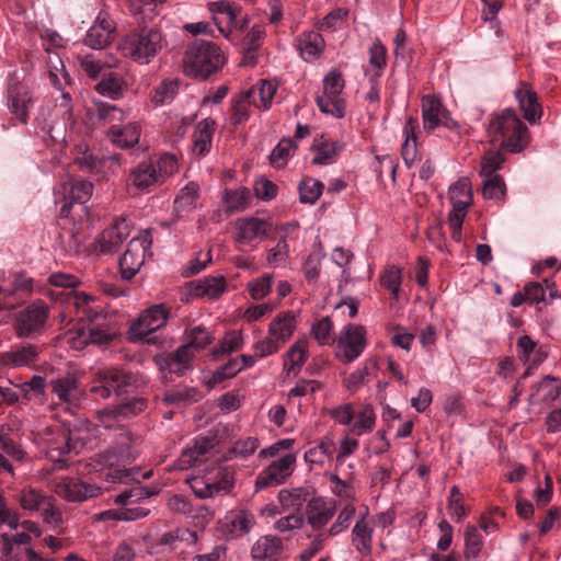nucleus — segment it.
<instances>
[{
    "instance_id": "nucleus-1",
    "label": "nucleus",
    "mask_w": 561,
    "mask_h": 561,
    "mask_svg": "<svg viewBox=\"0 0 561 561\" xmlns=\"http://www.w3.org/2000/svg\"><path fill=\"white\" fill-rule=\"evenodd\" d=\"M80 284L78 276L56 272L48 276L46 284L35 286L34 280L27 278L20 286L28 291H37L53 301H59L62 305L59 312L62 323L88 321L82 328L69 330L67 340L71 348L82 351L90 345L106 346L117 336L112 318L108 319L96 296L75 290Z\"/></svg>"
},
{
    "instance_id": "nucleus-2",
    "label": "nucleus",
    "mask_w": 561,
    "mask_h": 561,
    "mask_svg": "<svg viewBox=\"0 0 561 561\" xmlns=\"http://www.w3.org/2000/svg\"><path fill=\"white\" fill-rule=\"evenodd\" d=\"M151 21H137L138 26L124 35L118 43L121 54L138 65L150 64L160 54L165 42L160 28L148 25Z\"/></svg>"
},
{
    "instance_id": "nucleus-3",
    "label": "nucleus",
    "mask_w": 561,
    "mask_h": 561,
    "mask_svg": "<svg viewBox=\"0 0 561 561\" xmlns=\"http://www.w3.org/2000/svg\"><path fill=\"white\" fill-rule=\"evenodd\" d=\"M488 135L493 145L512 153L523 151L529 144V131L512 107L494 114L488 126Z\"/></svg>"
},
{
    "instance_id": "nucleus-4",
    "label": "nucleus",
    "mask_w": 561,
    "mask_h": 561,
    "mask_svg": "<svg viewBox=\"0 0 561 561\" xmlns=\"http://www.w3.org/2000/svg\"><path fill=\"white\" fill-rule=\"evenodd\" d=\"M179 171L178 159L173 153H162L138 162L128 174V184L141 194L161 186Z\"/></svg>"
},
{
    "instance_id": "nucleus-5",
    "label": "nucleus",
    "mask_w": 561,
    "mask_h": 561,
    "mask_svg": "<svg viewBox=\"0 0 561 561\" xmlns=\"http://www.w3.org/2000/svg\"><path fill=\"white\" fill-rule=\"evenodd\" d=\"M148 383V378L142 374L112 367L94 373L89 391L95 399H108L112 393L121 396L138 391Z\"/></svg>"
},
{
    "instance_id": "nucleus-6",
    "label": "nucleus",
    "mask_w": 561,
    "mask_h": 561,
    "mask_svg": "<svg viewBox=\"0 0 561 561\" xmlns=\"http://www.w3.org/2000/svg\"><path fill=\"white\" fill-rule=\"evenodd\" d=\"M225 65V55L216 44L195 39L186 46L183 66L186 75L207 79Z\"/></svg>"
},
{
    "instance_id": "nucleus-7",
    "label": "nucleus",
    "mask_w": 561,
    "mask_h": 561,
    "mask_svg": "<svg viewBox=\"0 0 561 561\" xmlns=\"http://www.w3.org/2000/svg\"><path fill=\"white\" fill-rule=\"evenodd\" d=\"M448 198L453 206V209L447 217L450 236L454 241L460 242L462 225L467 217L468 208L473 202L469 180L467 178H462L453 183L448 190Z\"/></svg>"
},
{
    "instance_id": "nucleus-8",
    "label": "nucleus",
    "mask_w": 561,
    "mask_h": 561,
    "mask_svg": "<svg viewBox=\"0 0 561 561\" xmlns=\"http://www.w3.org/2000/svg\"><path fill=\"white\" fill-rule=\"evenodd\" d=\"M93 194V184L82 179H68L55 191V204H60L59 215L62 218L70 217L71 210L78 207L85 215V204Z\"/></svg>"
},
{
    "instance_id": "nucleus-9",
    "label": "nucleus",
    "mask_w": 561,
    "mask_h": 561,
    "mask_svg": "<svg viewBox=\"0 0 561 561\" xmlns=\"http://www.w3.org/2000/svg\"><path fill=\"white\" fill-rule=\"evenodd\" d=\"M152 237L151 230L146 229L133 238L127 245L126 251L119 257L121 275L124 279H131L140 270L147 257L151 253Z\"/></svg>"
},
{
    "instance_id": "nucleus-10",
    "label": "nucleus",
    "mask_w": 561,
    "mask_h": 561,
    "mask_svg": "<svg viewBox=\"0 0 561 561\" xmlns=\"http://www.w3.org/2000/svg\"><path fill=\"white\" fill-rule=\"evenodd\" d=\"M168 318L169 309L164 305H153L147 308L131 322L128 331L130 341L156 343V336H151V334L162 328Z\"/></svg>"
},
{
    "instance_id": "nucleus-11",
    "label": "nucleus",
    "mask_w": 561,
    "mask_h": 561,
    "mask_svg": "<svg viewBox=\"0 0 561 561\" xmlns=\"http://www.w3.org/2000/svg\"><path fill=\"white\" fill-rule=\"evenodd\" d=\"M15 72L9 75L4 99L5 105L12 118L22 125L30 122V111L33 108L35 99L31 88L21 81H13Z\"/></svg>"
},
{
    "instance_id": "nucleus-12",
    "label": "nucleus",
    "mask_w": 561,
    "mask_h": 561,
    "mask_svg": "<svg viewBox=\"0 0 561 561\" xmlns=\"http://www.w3.org/2000/svg\"><path fill=\"white\" fill-rule=\"evenodd\" d=\"M90 440L88 435H80L79 431L57 434L47 445L46 457L54 463V469H64L68 466L67 456L79 454Z\"/></svg>"
},
{
    "instance_id": "nucleus-13",
    "label": "nucleus",
    "mask_w": 561,
    "mask_h": 561,
    "mask_svg": "<svg viewBox=\"0 0 561 561\" xmlns=\"http://www.w3.org/2000/svg\"><path fill=\"white\" fill-rule=\"evenodd\" d=\"M421 110L423 128L426 133H432L438 127H445L450 131H459V123L453 118L451 113L444 105L439 95H423Z\"/></svg>"
},
{
    "instance_id": "nucleus-14",
    "label": "nucleus",
    "mask_w": 561,
    "mask_h": 561,
    "mask_svg": "<svg viewBox=\"0 0 561 561\" xmlns=\"http://www.w3.org/2000/svg\"><path fill=\"white\" fill-rule=\"evenodd\" d=\"M48 306L41 299L34 300L15 317V331L20 337L41 334L48 319Z\"/></svg>"
},
{
    "instance_id": "nucleus-15",
    "label": "nucleus",
    "mask_w": 561,
    "mask_h": 561,
    "mask_svg": "<svg viewBox=\"0 0 561 561\" xmlns=\"http://www.w3.org/2000/svg\"><path fill=\"white\" fill-rule=\"evenodd\" d=\"M270 222L255 216L238 218L234 221L233 240L239 248L255 249L263 241L270 230Z\"/></svg>"
},
{
    "instance_id": "nucleus-16",
    "label": "nucleus",
    "mask_w": 561,
    "mask_h": 561,
    "mask_svg": "<svg viewBox=\"0 0 561 561\" xmlns=\"http://www.w3.org/2000/svg\"><path fill=\"white\" fill-rule=\"evenodd\" d=\"M296 455L287 453L280 458L273 460L264 468L255 479V491H261L271 486H278L294 473L296 468Z\"/></svg>"
},
{
    "instance_id": "nucleus-17",
    "label": "nucleus",
    "mask_w": 561,
    "mask_h": 561,
    "mask_svg": "<svg viewBox=\"0 0 561 561\" xmlns=\"http://www.w3.org/2000/svg\"><path fill=\"white\" fill-rule=\"evenodd\" d=\"M137 455L138 448L131 433L122 427L114 444L100 454V462L110 468L119 467L121 463L136 459Z\"/></svg>"
},
{
    "instance_id": "nucleus-18",
    "label": "nucleus",
    "mask_w": 561,
    "mask_h": 561,
    "mask_svg": "<svg viewBox=\"0 0 561 561\" xmlns=\"http://www.w3.org/2000/svg\"><path fill=\"white\" fill-rule=\"evenodd\" d=\"M367 345L366 329L360 324H346L337 337V348L346 363L358 358Z\"/></svg>"
},
{
    "instance_id": "nucleus-19",
    "label": "nucleus",
    "mask_w": 561,
    "mask_h": 561,
    "mask_svg": "<svg viewBox=\"0 0 561 561\" xmlns=\"http://www.w3.org/2000/svg\"><path fill=\"white\" fill-rule=\"evenodd\" d=\"M27 459V453L13 438L9 426L0 427V477L8 473L14 477V468L11 462H24Z\"/></svg>"
},
{
    "instance_id": "nucleus-20",
    "label": "nucleus",
    "mask_w": 561,
    "mask_h": 561,
    "mask_svg": "<svg viewBox=\"0 0 561 561\" xmlns=\"http://www.w3.org/2000/svg\"><path fill=\"white\" fill-rule=\"evenodd\" d=\"M195 354L187 345H181L174 352L167 355H156L153 360L161 373L168 371L176 376H183L186 371L193 369Z\"/></svg>"
},
{
    "instance_id": "nucleus-21",
    "label": "nucleus",
    "mask_w": 561,
    "mask_h": 561,
    "mask_svg": "<svg viewBox=\"0 0 561 561\" xmlns=\"http://www.w3.org/2000/svg\"><path fill=\"white\" fill-rule=\"evenodd\" d=\"M336 502L324 496H312L306 506V518L313 530H322L336 514Z\"/></svg>"
},
{
    "instance_id": "nucleus-22",
    "label": "nucleus",
    "mask_w": 561,
    "mask_h": 561,
    "mask_svg": "<svg viewBox=\"0 0 561 561\" xmlns=\"http://www.w3.org/2000/svg\"><path fill=\"white\" fill-rule=\"evenodd\" d=\"M115 31V22L106 11L101 10L93 25L88 30L83 42L92 49H102L111 42Z\"/></svg>"
},
{
    "instance_id": "nucleus-23",
    "label": "nucleus",
    "mask_w": 561,
    "mask_h": 561,
    "mask_svg": "<svg viewBox=\"0 0 561 561\" xmlns=\"http://www.w3.org/2000/svg\"><path fill=\"white\" fill-rule=\"evenodd\" d=\"M217 443V437L214 434L195 437L193 444L186 447L179 457L180 468H188L197 462L207 460Z\"/></svg>"
},
{
    "instance_id": "nucleus-24",
    "label": "nucleus",
    "mask_w": 561,
    "mask_h": 561,
    "mask_svg": "<svg viewBox=\"0 0 561 561\" xmlns=\"http://www.w3.org/2000/svg\"><path fill=\"white\" fill-rule=\"evenodd\" d=\"M514 96L523 112L524 118L529 124L539 123L542 117L543 110L534 88L527 82L519 81L514 91Z\"/></svg>"
},
{
    "instance_id": "nucleus-25",
    "label": "nucleus",
    "mask_w": 561,
    "mask_h": 561,
    "mask_svg": "<svg viewBox=\"0 0 561 561\" xmlns=\"http://www.w3.org/2000/svg\"><path fill=\"white\" fill-rule=\"evenodd\" d=\"M216 122L213 118L201 119L191 135V153L197 159L205 158L213 148V138L216 131Z\"/></svg>"
},
{
    "instance_id": "nucleus-26",
    "label": "nucleus",
    "mask_w": 561,
    "mask_h": 561,
    "mask_svg": "<svg viewBox=\"0 0 561 561\" xmlns=\"http://www.w3.org/2000/svg\"><path fill=\"white\" fill-rule=\"evenodd\" d=\"M516 352L518 359L527 366L524 377L529 376L530 369L540 366L548 356L547 351L527 334L520 335L517 339Z\"/></svg>"
},
{
    "instance_id": "nucleus-27",
    "label": "nucleus",
    "mask_w": 561,
    "mask_h": 561,
    "mask_svg": "<svg viewBox=\"0 0 561 561\" xmlns=\"http://www.w3.org/2000/svg\"><path fill=\"white\" fill-rule=\"evenodd\" d=\"M344 149V144L332 139L327 135H320L313 139L311 151L312 163L317 165H331L335 163Z\"/></svg>"
},
{
    "instance_id": "nucleus-28",
    "label": "nucleus",
    "mask_w": 561,
    "mask_h": 561,
    "mask_svg": "<svg viewBox=\"0 0 561 561\" xmlns=\"http://www.w3.org/2000/svg\"><path fill=\"white\" fill-rule=\"evenodd\" d=\"M57 493L67 501L81 502L101 494V488L88 484L76 478H64L57 486Z\"/></svg>"
},
{
    "instance_id": "nucleus-29",
    "label": "nucleus",
    "mask_w": 561,
    "mask_h": 561,
    "mask_svg": "<svg viewBox=\"0 0 561 561\" xmlns=\"http://www.w3.org/2000/svg\"><path fill=\"white\" fill-rule=\"evenodd\" d=\"M129 236V226L125 219H116L105 228L96 239V245L101 253H113L118 250Z\"/></svg>"
},
{
    "instance_id": "nucleus-30",
    "label": "nucleus",
    "mask_w": 561,
    "mask_h": 561,
    "mask_svg": "<svg viewBox=\"0 0 561 561\" xmlns=\"http://www.w3.org/2000/svg\"><path fill=\"white\" fill-rule=\"evenodd\" d=\"M231 124L239 126L247 123L252 114V107L257 108L256 90L250 88L243 90L231 98Z\"/></svg>"
},
{
    "instance_id": "nucleus-31",
    "label": "nucleus",
    "mask_w": 561,
    "mask_h": 561,
    "mask_svg": "<svg viewBox=\"0 0 561 561\" xmlns=\"http://www.w3.org/2000/svg\"><path fill=\"white\" fill-rule=\"evenodd\" d=\"M141 126L138 122H129L125 125H113L106 131L107 139L117 148L127 150L134 148L140 139Z\"/></svg>"
},
{
    "instance_id": "nucleus-32",
    "label": "nucleus",
    "mask_w": 561,
    "mask_h": 561,
    "mask_svg": "<svg viewBox=\"0 0 561 561\" xmlns=\"http://www.w3.org/2000/svg\"><path fill=\"white\" fill-rule=\"evenodd\" d=\"M238 9L237 4L227 0L209 3L214 23L225 37H228L232 27L237 25Z\"/></svg>"
},
{
    "instance_id": "nucleus-33",
    "label": "nucleus",
    "mask_w": 561,
    "mask_h": 561,
    "mask_svg": "<svg viewBox=\"0 0 561 561\" xmlns=\"http://www.w3.org/2000/svg\"><path fill=\"white\" fill-rule=\"evenodd\" d=\"M215 496L227 494L234 483L233 471L227 466H209L202 473Z\"/></svg>"
},
{
    "instance_id": "nucleus-34",
    "label": "nucleus",
    "mask_w": 561,
    "mask_h": 561,
    "mask_svg": "<svg viewBox=\"0 0 561 561\" xmlns=\"http://www.w3.org/2000/svg\"><path fill=\"white\" fill-rule=\"evenodd\" d=\"M88 113L96 124L111 125V127L117 125L116 123H122L126 117L125 112L118 106L95 99L92 100Z\"/></svg>"
},
{
    "instance_id": "nucleus-35",
    "label": "nucleus",
    "mask_w": 561,
    "mask_h": 561,
    "mask_svg": "<svg viewBox=\"0 0 561 561\" xmlns=\"http://www.w3.org/2000/svg\"><path fill=\"white\" fill-rule=\"evenodd\" d=\"M296 42L301 58L307 62L318 59L325 48L323 36L314 31L302 32Z\"/></svg>"
},
{
    "instance_id": "nucleus-36",
    "label": "nucleus",
    "mask_w": 561,
    "mask_h": 561,
    "mask_svg": "<svg viewBox=\"0 0 561 561\" xmlns=\"http://www.w3.org/2000/svg\"><path fill=\"white\" fill-rule=\"evenodd\" d=\"M157 488H150L147 485H142L140 482L133 484L130 488L125 489L121 493H118L114 503L122 507L127 508H146L145 506H139L144 500L150 499L151 496L158 494Z\"/></svg>"
},
{
    "instance_id": "nucleus-37",
    "label": "nucleus",
    "mask_w": 561,
    "mask_h": 561,
    "mask_svg": "<svg viewBox=\"0 0 561 561\" xmlns=\"http://www.w3.org/2000/svg\"><path fill=\"white\" fill-rule=\"evenodd\" d=\"M255 520L253 515L244 510L237 508L227 512L224 517V528L233 537H242L253 527Z\"/></svg>"
},
{
    "instance_id": "nucleus-38",
    "label": "nucleus",
    "mask_w": 561,
    "mask_h": 561,
    "mask_svg": "<svg viewBox=\"0 0 561 561\" xmlns=\"http://www.w3.org/2000/svg\"><path fill=\"white\" fill-rule=\"evenodd\" d=\"M50 391L58 400L67 404H76L81 396L77 378L72 375L56 378L49 382Z\"/></svg>"
},
{
    "instance_id": "nucleus-39",
    "label": "nucleus",
    "mask_w": 561,
    "mask_h": 561,
    "mask_svg": "<svg viewBox=\"0 0 561 561\" xmlns=\"http://www.w3.org/2000/svg\"><path fill=\"white\" fill-rule=\"evenodd\" d=\"M296 330V313L283 311L268 324L267 333L282 346L291 339Z\"/></svg>"
},
{
    "instance_id": "nucleus-40",
    "label": "nucleus",
    "mask_w": 561,
    "mask_h": 561,
    "mask_svg": "<svg viewBox=\"0 0 561 561\" xmlns=\"http://www.w3.org/2000/svg\"><path fill=\"white\" fill-rule=\"evenodd\" d=\"M38 348L33 344L16 346L1 355V362L10 368L28 366L37 360Z\"/></svg>"
},
{
    "instance_id": "nucleus-41",
    "label": "nucleus",
    "mask_w": 561,
    "mask_h": 561,
    "mask_svg": "<svg viewBox=\"0 0 561 561\" xmlns=\"http://www.w3.org/2000/svg\"><path fill=\"white\" fill-rule=\"evenodd\" d=\"M417 119L413 116H409L402 130V134L404 136V142L401 147V157L408 169H411L413 167L417 157Z\"/></svg>"
},
{
    "instance_id": "nucleus-42",
    "label": "nucleus",
    "mask_w": 561,
    "mask_h": 561,
    "mask_svg": "<svg viewBox=\"0 0 561 561\" xmlns=\"http://www.w3.org/2000/svg\"><path fill=\"white\" fill-rule=\"evenodd\" d=\"M283 551V541L280 538L266 535L260 537L251 548V557L256 561L276 559Z\"/></svg>"
},
{
    "instance_id": "nucleus-43",
    "label": "nucleus",
    "mask_w": 561,
    "mask_h": 561,
    "mask_svg": "<svg viewBox=\"0 0 561 561\" xmlns=\"http://www.w3.org/2000/svg\"><path fill=\"white\" fill-rule=\"evenodd\" d=\"M127 90L125 79L117 72L105 73L95 84V91L111 100H119Z\"/></svg>"
},
{
    "instance_id": "nucleus-44",
    "label": "nucleus",
    "mask_w": 561,
    "mask_h": 561,
    "mask_svg": "<svg viewBox=\"0 0 561 561\" xmlns=\"http://www.w3.org/2000/svg\"><path fill=\"white\" fill-rule=\"evenodd\" d=\"M308 359V341L298 340L284 355V370L287 375H297Z\"/></svg>"
},
{
    "instance_id": "nucleus-45",
    "label": "nucleus",
    "mask_w": 561,
    "mask_h": 561,
    "mask_svg": "<svg viewBox=\"0 0 561 561\" xmlns=\"http://www.w3.org/2000/svg\"><path fill=\"white\" fill-rule=\"evenodd\" d=\"M374 528L365 524L363 519H356L352 529V545L362 557H368L373 552Z\"/></svg>"
},
{
    "instance_id": "nucleus-46",
    "label": "nucleus",
    "mask_w": 561,
    "mask_h": 561,
    "mask_svg": "<svg viewBox=\"0 0 561 561\" xmlns=\"http://www.w3.org/2000/svg\"><path fill=\"white\" fill-rule=\"evenodd\" d=\"M214 341L211 333L202 325L186 328L183 332V345H187V348L195 355L205 350Z\"/></svg>"
},
{
    "instance_id": "nucleus-47",
    "label": "nucleus",
    "mask_w": 561,
    "mask_h": 561,
    "mask_svg": "<svg viewBox=\"0 0 561 561\" xmlns=\"http://www.w3.org/2000/svg\"><path fill=\"white\" fill-rule=\"evenodd\" d=\"M333 451V440L321 439L305 453L304 459L310 466V468H323L331 460Z\"/></svg>"
},
{
    "instance_id": "nucleus-48",
    "label": "nucleus",
    "mask_w": 561,
    "mask_h": 561,
    "mask_svg": "<svg viewBox=\"0 0 561 561\" xmlns=\"http://www.w3.org/2000/svg\"><path fill=\"white\" fill-rule=\"evenodd\" d=\"M225 290L226 279L224 276H205L196 282L194 295L214 300L218 299Z\"/></svg>"
},
{
    "instance_id": "nucleus-49",
    "label": "nucleus",
    "mask_w": 561,
    "mask_h": 561,
    "mask_svg": "<svg viewBox=\"0 0 561 561\" xmlns=\"http://www.w3.org/2000/svg\"><path fill=\"white\" fill-rule=\"evenodd\" d=\"M34 124L41 133H43L44 135H48L53 139L56 138L54 136V131L64 130L61 126L60 116H55L54 107L51 108L49 105H42L38 107L36 116L34 118Z\"/></svg>"
},
{
    "instance_id": "nucleus-50",
    "label": "nucleus",
    "mask_w": 561,
    "mask_h": 561,
    "mask_svg": "<svg viewBox=\"0 0 561 561\" xmlns=\"http://www.w3.org/2000/svg\"><path fill=\"white\" fill-rule=\"evenodd\" d=\"M42 490L35 488H25L19 494V501L23 510L30 512H41L43 507L49 505L50 497Z\"/></svg>"
},
{
    "instance_id": "nucleus-51",
    "label": "nucleus",
    "mask_w": 561,
    "mask_h": 561,
    "mask_svg": "<svg viewBox=\"0 0 561 561\" xmlns=\"http://www.w3.org/2000/svg\"><path fill=\"white\" fill-rule=\"evenodd\" d=\"M163 7V0H128V8L136 21L153 20Z\"/></svg>"
},
{
    "instance_id": "nucleus-52",
    "label": "nucleus",
    "mask_w": 561,
    "mask_h": 561,
    "mask_svg": "<svg viewBox=\"0 0 561 561\" xmlns=\"http://www.w3.org/2000/svg\"><path fill=\"white\" fill-rule=\"evenodd\" d=\"M463 558L466 561H477L484 546V539L479 528L468 525L463 538Z\"/></svg>"
},
{
    "instance_id": "nucleus-53",
    "label": "nucleus",
    "mask_w": 561,
    "mask_h": 561,
    "mask_svg": "<svg viewBox=\"0 0 561 561\" xmlns=\"http://www.w3.org/2000/svg\"><path fill=\"white\" fill-rule=\"evenodd\" d=\"M277 499L283 508H294L299 511L305 503L308 504V501L311 497L308 488L299 486L280 490L278 492Z\"/></svg>"
},
{
    "instance_id": "nucleus-54",
    "label": "nucleus",
    "mask_w": 561,
    "mask_h": 561,
    "mask_svg": "<svg viewBox=\"0 0 561 561\" xmlns=\"http://www.w3.org/2000/svg\"><path fill=\"white\" fill-rule=\"evenodd\" d=\"M20 398L43 404L46 401L45 379L41 376H33L30 381L18 385Z\"/></svg>"
},
{
    "instance_id": "nucleus-55",
    "label": "nucleus",
    "mask_w": 561,
    "mask_h": 561,
    "mask_svg": "<svg viewBox=\"0 0 561 561\" xmlns=\"http://www.w3.org/2000/svg\"><path fill=\"white\" fill-rule=\"evenodd\" d=\"M355 422L351 424L350 432L356 436H362L374 431L376 426V413L369 404L363 407L356 414Z\"/></svg>"
},
{
    "instance_id": "nucleus-56",
    "label": "nucleus",
    "mask_w": 561,
    "mask_h": 561,
    "mask_svg": "<svg viewBox=\"0 0 561 561\" xmlns=\"http://www.w3.org/2000/svg\"><path fill=\"white\" fill-rule=\"evenodd\" d=\"M199 196V186L195 182L187 183L176 195L174 199V210L176 213H187L196 207Z\"/></svg>"
},
{
    "instance_id": "nucleus-57",
    "label": "nucleus",
    "mask_w": 561,
    "mask_h": 561,
    "mask_svg": "<svg viewBox=\"0 0 561 561\" xmlns=\"http://www.w3.org/2000/svg\"><path fill=\"white\" fill-rule=\"evenodd\" d=\"M561 393V380L554 376L547 375L537 385L536 393L531 397H537L535 400L540 402L554 401Z\"/></svg>"
},
{
    "instance_id": "nucleus-58",
    "label": "nucleus",
    "mask_w": 561,
    "mask_h": 561,
    "mask_svg": "<svg viewBox=\"0 0 561 561\" xmlns=\"http://www.w3.org/2000/svg\"><path fill=\"white\" fill-rule=\"evenodd\" d=\"M379 282L390 291L392 299L398 301L402 285V270L396 265H387L379 276Z\"/></svg>"
},
{
    "instance_id": "nucleus-59",
    "label": "nucleus",
    "mask_w": 561,
    "mask_h": 561,
    "mask_svg": "<svg viewBox=\"0 0 561 561\" xmlns=\"http://www.w3.org/2000/svg\"><path fill=\"white\" fill-rule=\"evenodd\" d=\"M259 445V439L256 437L238 439L225 453L224 458L225 460L248 459L256 451Z\"/></svg>"
},
{
    "instance_id": "nucleus-60",
    "label": "nucleus",
    "mask_w": 561,
    "mask_h": 561,
    "mask_svg": "<svg viewBox=\"0 0 561 561\" xmlns=\"http://www.w3.org/2000/svg\"><path fill=\"white\" fill-rule=\"evenodd\" d=\"M316 103L321 113L331 115L334 118H343L346 113V102L341 96L318 95Z\"/></svg>"
},
{
    "instance_id": "nucleus-61",
    "label": "nucleus",
    "mask_w": 561,
    "mask_h": 561,
    "mask_svg": "<svg viewBox=\"0 0 561 561\" xmlns=\"http://www.w3.org/2000/svg\"><path fill=\"white\" fill-rule=\"evenodd\" d=\"M150 513L149 508H127L119 507L118 510H107L99 514L100 520H137L148 516Z\"/></svg>"
},
{
    "instance_id": "nucleus-62",
    "label": "nucleus",
    "mask_w": 561,
    "mask_h": 561,
    "mask_svg": "<svg viewBox=\"0 0 561 561\" xmlns=\"http://www.w3.org/2000/svg\"><path fill=\"white\" fill-rule=\"evenodd\" d=\"M248 202L249 192L245 187L226 190L224 193L222 203L227 214L243 210L248 206Z\"/></svg>"
},
{
    "instance_id": "nucleus-63",
    "label": "nucleus",
    "mask_w": 561,
    "mask_h": 561,
    "mask_svg": "<svg viewBox=\"0 0 561 561\" xmlns=\"http://www.w3.org/2000/svg\"><path fill=\"white\" fill-rule=\"evenodd\" d=\"M72 99L68 92H61L60 96L55 100L54 115L60 116L62 129L72 127L75 124L73 118Z\"/></svg>"
},
{
    "instance_id": "nucleus-64",
    "label": "nucleus",
    "mask_w": 561,
    "mask_h": 561,
    "mask_svg": "<svg viewBox=\"0 0 561 561\" xmlns=\"http://www.w3.org/2000/svg\"><path fill=\"white\" fill-rule=\"evenodd\" d=\"M148 408V399L145 397H133L130 399H126L116 405V413L123 420L135 417L142 412H145Z\"/></svg>"
}]
</instances>
